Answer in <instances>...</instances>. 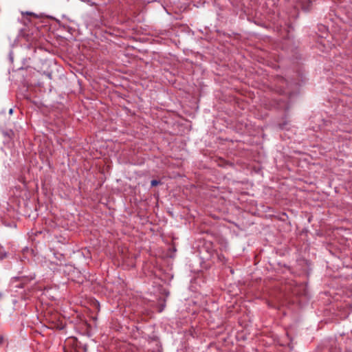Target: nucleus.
Instances as JSON below:
<instances>
[{
    "label": "nucleus",
    "mask_w": 352,
    "mask_h": 352,
    "mask_svg": "<svg viewBox=\"0 0 352 352\" xmlns=\"http://www.w3.org/2000/svg\"><path fill=\"white\" fill-rule=\"evenodd\" d=\"M160 181L159 180H156V179H153L151 182V186H157L159 184H160Z\"/></svg>",
    "instance_id": "obj_6"
},
{
    "label": "nucleus",
    "mask_w": 352,
    "mask_h": 352,
    "mask_svg": "<svg viewBox=\"0 0 352 352\" xmlns=\"http://www.w3.org/2000/svg\"><path fill=\"white\" fill-rule=\"evenodd\" d=\"M165 306H166L165 300H164V302L162 303H160L158 305V307H157L158 311L162 312L164 310Z\"/></svg>",
    "instance_id": "obj_4"
},
{
    "label": "nucleus",
    "mask_w": 352,
    "mask_h": 352,
    "mask_svg": "<svg viewBox=\"0 0 352 352\" xmlns=\"http://www.w3.org/2000/svg\"><path fill=\"white\" fill-rule=\"evenodd\" d=\"M73 345L74 346V352H87V345H82L80 342H78L77 339H73Z\"/></svg>",
    "instance_id": "obj_1"
},
{
    "label": "nucleus",
    "mask_w": 352,
    "mask_h": 352,
    "mask_svg": "<svg viewBox=\"0 0 352 352\" xmlns=\"http://www.w3.org/2000/svg\"><path fill=\"white\" fill-rule=\"evenodd\" d=\"M51 323H52L51 328L56 329H59V330L63 329L65 326V323H63V320H60L59 319L56 321L52 320L51 322Z\"/></svg>",
    "instance_id": "obj_2"
},
{
    "label": "nucleus",
    "mask_w": 352,
    "mask_h": 352,
    "mask_svg": "<svg viewBox=\"0 0 352 352\" xmlns=\"http://www.w3.org/2000/svg\"><path fill=\"white\" fill-rule=\"evenodd\" d=\"M309 3H311V0H309Z\"/></svg>",
    "instance_id": "obj_12"
},
{
    "label": "nucleus",
    "mask_w": 352,
    "mask_h": 352,
    "mask_svg": "<svg viewBox=\"0 0 352 352\" xmlns=\"http://www.w3.org/2000/svg\"><path fill=\"white\" fill-rule=\"evenodd\" d=\"M346 352H349V351H346Z\"/></svg>",
    "instance_id": "obj_13"
},
{
    "label": "nucleus",
    "mask_w": 352,
    "mask_h": 352,
    "mask_svg": "<svg viewBox=\"0 0 352 352\" xmlns=\"http://www.w3.org/2000/svg\"><path fill=\"white\" fill-rule=\"evenodd\" d=\"M305 10H309V8H302Z\"/></svg>",
    "instance_id": "obj_8"
},
{
    "label": "nucleus",
    "mask_w": 352,
    "mask_h": 352,
    "mask_svg": "<svg viewBox=\"0 0 352 352\" xmlns=\"http://www.w3.org/2000/svg\"><path fill=\"white\" fill-rule=\"evenodd\" d=\"M32 279V278L22 277L20 280V283L18 285H16V287L19 288H24L25 285Z\"/></svg>",
    "instance_id": "obj_3"
},
{
    "label": "nucleus",
    "mask_w": 352,
    "mask_h": 352,
    "mask_svg": "<svg viewBox=\"0 0 352 352\" xmlns=\"http://www.w3.org/2000/svg\"><path fill=\"white\" fill-rule=\"evenodd\" d=\"M220 166H223V164H219Z\"/></svg>",
    "instance_id": "obj_11"
},
{
    "label": "nucleus",
    "mask_w": 352,
    "mask_h": 352,
    "mask_svg": "<svg viewBox=\"0 0 352 352\" xmlns=\"http://www.w3.org/2000/svg\"><path fill=\"white\" fill-rule=\"evenodd\" d=\"M25 14H27L28 16H33L34 18H37V15L33 12H25Z\"/></svg>",
    "instance_id": "obj_7"
},
{
    "label": "nucleus",
    "mask_w": 352,
    "mask_h": 352,
    "mask_svg": "<svg viewBox=\"0 0 352 352\" xmlns=\"http://www.w3.org/2000/svg\"><path fill=\"white\" fill-rule=\"evenodd\" d=\"M69 279H71V280H74V281L75 280L73 278V277H69Z\"/></svg>",
    "instance_id": "obj_9"
},
{
    "label": "nucleus",
    "mask_w": 352,
    "mask_h": 352,
    "mask_svg": "<svg viewBox=\"0 0 352 352\" xmlns=\"http://www.w3.org/2000/svg\"><path fill=\"white\" fill-rule=\"evenodd\" d=\"M12 113V109H10V113Z\"/></svg>",
    "instance_id": "obj_10"
},
{
    "label": "nucleus",
    "mask_w": 352,
    "mask_h": 352,
    "mask_svg": "<svg viewBox=\"0 0 352 352\" xmlns=\"http://www.w3.org/2000/svg\"><path fill=\"white\" fill-rule=\"evenodd\" d=\"M288 122L287 121H284L282 123H279L278 126L280 129H284L285 126L287 125Z\"/></svg>",
    "instance_id": "obj_5"
}]
</instances>
